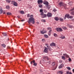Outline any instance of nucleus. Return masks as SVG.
I'll use <instances>...</instances> for the list:
<instances>
[{
	"mask_svg": "<svg viewBox=\"0 0 74 74\" xmlns=\"http://www.w3.org/2000/svg\"><path fill=\"white\" fill-rule=\"evenodd\" d=\"M66 68L69 70H71V68L70 67H66Z\"/></svg>",
	"mask_w": 74,
	"mask_h": 74,
	"instance_id": "obj_36",
	"label": "nucleus"
},
{
	"mask_svg": "<svg viewBox=\"0 0 74 74\" xmlns=\"http://www.w3.org/2000/svg\"><path fill=\"white\" fill-rule=\"evenodd\" d=\"M7 14L8 15H11V13L10 12H7Z\"/></svg>",
	"mask_w": 74,
	"mask_h": 74,
	"instance_id": "obj_26",
	"label": "nucleus"
},
{
	"mask_svg": "<svg viewBox=\"0 0 74 74\" xmlns=\"http://www.w3.org/2000/svg\"><path fill=\"white\" fill-rule=\"evenodd\" d=\"M45 45H46V46H47V45H48V44L46 43V44H45Z\"/></svg>",
	"mask_w": 74,
	"mask_h": 74,
	"instance_id": "obj_58",
	"label": "nucleus"
},
{
	"mask_svg": "<svg viewBox=\"0 0 74 74\" xmlns=\"http://www.w3.org/2000/svg\"><path fill=\"white\" fill-rule=\"evenodd\" d=\"M47 30H49L50 31L48 33V34L49 36H50V35L51 34V32H52V30H51V29H52L51 27H48L47 28Z\"/></svg>",
	"mask_w": 74,
	"mask_h": 74,
	"instance_id": "obj_2",
	"label": "nucleus"
},
{
	"mask_svg": "<svg viewBox=\"0 0 74 74\" xmlns=\"http://www.w3.org/2000/svg\"><path fill=\"white\" fill-rule=\"evenodd\" d=\"M44 4H45V5H46V6H47L49 4V3H48V2L47 1L45 2V3H44Z\"/></svg>",
	"mask_w": 74,
	"mask_h": 74,
	"instance_id": "obj_18",
	"label": "nucleus"
},
{
	"mask_svg": "<svg viewBox=\"0 0 74 74\" xmlns=\"http://www.w3.org/2000/svg\"><path fill=\"white\" fill-rule=\"evenodd\" d=\"M42 21L43 22H45V20L42 19Z\"/></svg>",
	"mask_w": 74,
	"mask_h": 74,
	"instance_id": "obj_44",
	"label": "nucleus"
},
{
	"mask_svg": "<svg viewBox=\"0 0 74 74\" xmlns=\"http://www.w3.org/2000/svg\"><path fill=\"white\" fill-rule=\"evenodd\" d=\"M63 72L62 71H60L58 73V74H63Z\"/></svg>",
	"mask_w": 74,
	"mask_h": 74,
	"instance_id": "obj_14",
	"label": "nucleus"
},
{
	"mask_svg": "<svg viewBox=\"0 0 74 74\" xmlns=\"http://www.w3.org/2000/svg\"><path fill=\"white\" fill-rule=\"evenodd\" d=\"M60 21H61V22H62V21H64V20L63 19L61 18H60L59 19Z\"/></svg>",
	"mask_w": 74,
	"mask_h": 74,
	"instance_id": "obj_23",
	"label": "nucleus"
},
{
	"mask_svg": "<svg viewBox=\"0 0 74 74\" xmlns=\"http://www.w3.org/2000/svg\"><path fill=\"white\" fill-rule=\"evenodd\" d=\"M52 14L50 13H48L47 15V16L48 17H51L52 16Z\"/></svg>",
	"mask_w": 74,
	"mask_h": 74,
	"instance_id": "obj_6",
	"label": "nucleus"
},
{
	"mask_svg": "<svg viewBox=\"0 0 74 74\" xmlns=\"http://www.w3.org/2000/svg\"><path fill=\"white\" fill-rule=\"evenodd\" d=\"M66 17H65V18H64V19H66Z\"/></svg>",
	"mask_w": 74,
	"mask_h": 74,
	"instance_id": "obj_60",
	"label": "nucleus"
},
{
	"mask_svg": "<svg viewBox=\"0 0 74 74\" xmlns=\"http://www.w3.org/2000/svg\"><path fill=\"white\" fill-rule=\"evenodd\" d=\"M33 65L35 66H36L37 65V63H36L35 62L34 63Z\"/></svg>",
	"mask_w": 74,
	"mask_h": 74,
	"instance_id": "obj_27",
	"label": "nucleus"
},
{
	"mask_svg": "<svg viewBox=\"0 0 74 74\" xmlns=\"http://www.w3.org/2000/svg\"><path fill=\"white\" fill-rule=\"evenodd\" d=\"M42 41H43V42H44V41H45V39H42Z\"/></svg>",
	"mask_w": 74,
	"mask_h": 74,
	"instance_id": "obj_50",
	"label": "nucleus"
},
{
	"mask_svg": "<svg viewBox=\"0 0 74 74\" xmlns=\"http://www.w3.org/2000/svg\"><path fill=\"white\" fill-rule=\"evenodd\" d=\"M65 17H66L67 18H69L70 15L69 14H66L65 16Z\"/></svg>",
	"mask_w": 74,
	"mask_h": 74,
	"instance_id": "obj_10",
	"label": "nucleus"
},
{
	"mask_svg": "<svg viewBox=\"0 0 74 74\" xmlns=\"http://www.w3.org/2000/svg\"><path fill=\"white\" fill-rule=\"evenodd\" d=\"M51 65L53 66H55V63L54 62H53L51 64Z\"/></svg>",
	"mask_w": 74,
	"mask_h": 74,
	"instance_id": "obj_32",
	"label": "nucleus"
},
{
	"mask_svg": "<svg viewBox=\"0 0 74 74\" xmlns=\"http://www.w3.org/2000/svg\"><path fill=\"white\" fill-rule=\"evenodd\" d=\"M71 15H74V12H72L71 13Z\"/></svg>",
	"mask_w": 74,
	"mask_h": 74,
	"instance_id": "obj_42",
	"label": "nucleus"
},
{
	"mask_svg": "<svg viewBox=\"0 0 74 74\" xmlns=\"http://www.w3.org/2000/svg\"><path fill=\"white\" fill-rule=\"evenodd\" d=\"M47 16V14H43L42 16L41 17L42 18H46Z\"/></svg>",
	"mask_w": 74,
	"mask_h": 74,
	"instance_id": "obj_7",
	"label": "nucleus"
},
{
	"mask_svg": "<svg viewBox=\"0 0 74 74\" xmlns=\"http://www.w3.org/2000/svg\"><path fill=\"white\" fill-rule=\"evenodd\" d=\"M6 7V8L8 10H9L10 9V6H7Z\"/></svg>",
	"mask_w": 74,
	"mask_h": 74,
	"instance_id": "obj_30",
	"label": "nucleus"
},
{
	"mask_svg": "<svg viewBox=\"0 0 74 74\" xmlns=\"http://www.w3.org/2000/svg\"><path fill=\"white\" fill-rule=\"evenodd\" d=\"M63 55L64 56H66V58H69V56L68 55H67L66 54H63Z\"/></svg>",
	"mask_w": 74,
	"mask_h": 74,
	"instance_id": "obj_17",
	"label": "nucleus"
},
{
	"mask_svg": "<svg viewBox=\"0 0 74 74\" xmlns=\"http://www.w3.org/2000/svg\"><path fill=\"white\" fill-rule=\"evenodd\" d=\"M73 73H74V69L73 70Z\"/></svg>",
	"mask_w": 74,
	"mask_h": 74,
	"instance_id": "obj_59",
	"label": "nucleus"
},
{
	"mask_svg": "<svg viewBox=\"0 0 74 74\" xmlns=\"http://www.w3.org/2000/svg\"><path fill=\"white\" fill-rule=\"evenodd\" d=\"M50 46H54V47H55V46H56V45H55V44L54 43H52L50 44Z\"/></svg>",
	"mask_w": 74,
	"mask_h": 74,
	"instance_id": "obj_8",
	"label": "nucleus"
},
{
	"mask_svg": "<svg viewBox=\"0 0 74 74\" xmlns=\"http://www.w3.org/2000/svg\"><path fill=\"white\" fill-rule=\"evenodd\" d=\"M17 17H18V18H20V16H17Z\"/></svg>",
	"mask_w": 74,
	"mask_h": 74,
	"instance_id": "obj_54",
	"label": "nucleus"
},
{
	"mask_svg": "<svg viewBox=\"0 0 74 74\" xmlns=\"http://www.w3.org/2000/svg\"><path fill=\"white\" fill-rule=\"evenodd\" d=\"M43 59H47V60H49V58L47 56H43Z\"/></svg>",
	"mask_w": 74,
	"mask_h": 74,
	"instance_id": "obj_9",
	"label": "nucleus"
},
{
	"mask_svg": "<svg viewBox=\"0 0 74 74\" xmlns=\"http://www.w3.org/2000/svg\"><path fill=\"white\" fill-rule=\"evenodd\" d=\"M30 59H32V60H33V58H30L29 59V61L30 62Z\"/></svg>",
	"mask_w": 74,
	"mask_h": 74,
	"instance_id": "obj_56",
	"label": "nucleus"
},
{
	"mask_svg": "<svg viewBox=\"0 0 74 74\" xmlns=\"http://www.w3.org/2000/svg\"><path fill=\"white\" fill-rule=\"evenodd\" d=\"M69 27L70 28H73V27L72 25H69Z\"/></svg>",
	"mask_w": 74,
	"mask_h": 74,
	"instance_id": "obj_39",
	"label": "nucleus"
},
{
	"mask_svg": "<svg viewBox=\"0 0 74 74\" xmlns=\"http://www.w3.org/2000/svg\"><path fill=\"white\" fill-rule=\"evenodd\" d=\"M40 12H43L42 11V10H40Z\"/></svg>",
	"mask_w": 74,
	"mask_h": 74,
	"instance_id": "obj_47",
	"label": "nucleus"
},
{
	"mask_svg": "<svg viewBox=\"0 0 74 74\" xmlns=\"http://www.w3.org/2000/svg\"><path fill=\"white\" fill-rule=\"evenodd\" d=\"M46 7H47V8H48V9H49V8H50V6L47 5V6H46Z\"/></svg>",
	"mask_w": 74,
	"mask_h": 74,
	"instance_id": "obj_33",
	"label": "nucleus"
},
{
	"mask_svg": "<svg viewBox=\"0 0 74 74\" xmlns=\"http://www.w3.org/2000/svg\"><path fill=\"white\" fill-rule=\"evenodd\" d=\"M69 18H70V19H72V18H73V16H69Z\"/></svg>",
	"mask_w": 74,
	"mask_h": 74,
	"instance_id": "obj_48",
	"label": "nucleus"
},
{
	"mask_svg": "<svg viewBox=\"0 0 74 74\" xmlns=\"http://www.w3.org/2000/svg\"><path fill=\"white\" fill-rule=\"evenodd\" d=\"M2 34L4 36H7V33H5L3 32L2 33Z\"/></svg>",
	"mask_w": 74,
	"mask_h": 74,
	"instance_id": "obj_15",
	"label": "nucleus"
},
{
	"mask_svg": "<svg viewBox=\"0 0 74 74\" xmlns=\"http://www.w3.org/2000/svg\"><path fill=\"white\" fill-rule=\"evenodd\" d=\"M1 45L3 47V48H5V45L4 44H2Z\"/></svg>",
	"mask_w": 74,
	"mask_h": 74,
	"instance_id": "obj_28",
	"label": "nucleus"
},
{
	"mask_svg": "<svg viewBox=\"0 0 74 74\" xmlns=\"http://www.w3.org/2000/svg\"><path fill=\"white\" fill-rule=\"evenodd\" d=\"M69 71H67L66 72V74H69Z\"/></svg>",
	"mask_w": 74,
	"mask_h": 74,
	"instance_id": "obj_53",
	"label": "nucleus"
},
{
	"mask_svg": "<svg viewBox=\"0 0 74 74\" xmlns=\"http://www.w3.org/2000/svg\"><path fill=\"white\" fill-rule=\"evenodd\" d=\"M44 37H46V38H48V36L47 35H45Z\"/></svg>",
	"mask_w": 74,
	"mask_h": 74,
	"instance_id": "obj_35",
	"label": "nucleus"
},
{
	"mask_svg": "<svg viewBox=\"0 0 74 74\" xmlns=\"http://www.w3.org/2000/svg\"><path fill=\"white\" fill-rule=\"evenodd\" d=\"M63 67V64H61L60 66H59L58 68L59 69H61V68H62Z\"/></svg>",
	"mask_w": 74,
	"mask_h": 74,
	"instance_id": "obj_11",
	"label": "nucleus"
},
{
	"mask_svg": "<svg viewBox=\"0 0 74 74\" xmlns=\"http://www.w3.org/2000/svg\"><path fill=\"white\" fill-rule=\"evenodd\" d=\"M45 33V32H43V31H41L40 32V33H41V34H44V33Z\"/></svg>",
	"mask_w": 74,
	"mask_h": 74,
	"instance_id": "obj_31",
	"label": "nucleus"
},
{
	"mask_svg": "<svg viewBox=\"0 0 74 74\" xmlns=\"http://www.w3.org/2000/svg\"><path fill=\"white\" fill-rule=\"evenodd\" d=\"M51 64V62L49 61V62H47V65L49 64Z\"/></svg>",
	"mask_w": 74,
	"mask_h": 74,
	"instance_id": "obj_34",
	"label": "nucleus"
},
{
	"mask_svg": "<svg viewBox=\"0 0 74 74\" xmlns=\"http://www.w3.org/2000/svg\"><path fill=\"white\" fill-rule=\"evenodd\" d=\"M56 67H57V66H56V67L55 69H53V70H56Z\"/></svg>",
	"mask_w": 74,
	"mask_h": 74,
	"instance_id": "obj_49",
	"label": "nucleus"
},
{
	"mask_svg": "<svg viewBox=\"0 0 74 74\" xmlns=\"http://www.w3.org/2000/svg\"><path fill=\"white\" fill-rule=\"evenodd\" d=\"M3 13V10H2V8L0 7V14H2Z\"/></svg>",
	"mask_w": 74,
	"mask_h": 74,
	"instance_id": "obj_16",
	"label": "nucleus"
},
{
	"mask_svg": "<svg viewBox=\"0 0 74 74\" xmlns=\"http://www.w3.org/2000/svg\"><path fill=\"white\" fill-rule=\"evenodd\" d=\"M47 47L48 48V49L49 51H51V48L50 46H47Z\"/></svg>",
	"mask_w": 74,
	"mask_h": 74,
	"instance_id": "obj_20",
	"label": "nucleus"
},
{
	"mask_svg": "<svg viewBox=\"0 0 74 74\" xmlns=\"http://www.w3.org/2000/svg\"><path fill=\"white\" fill-rule=\"evenodd\" d=\"M62 59H63V60H65L66 59L65 58V57L64 56H62Z\"/></svg>",
	"mask_w": 74,
	"mask_h": 74,
	"instance_id": "obj_29",
	"label": "nucleus"
},
{
	"mask_svg": "<svg viewBox=\"0 0 74 74\" xmlns=\"http://www.w3.org/2000/svg\"><path fill=\"white\" fill-rule=\"evenodd\" d=\"M36 61H35V60H33L31 62V64H32V63H34Z\"/></svg>",
	"mask_w": 74,
	"mask_h": 74,
	"instance_id": "obj_21",
	"label": "nucleus"
},
{
	"mask_svg": "<svg viewBox=\"0 0 74 74\" xmlns=\"http://www.w3.org/2000/svg\"><path fill=\"white\" fill-rule=\"evenodd\" d=\"M53 11L55 12L56 11V10L55 9H54V10H53Z\"/></svg>",
	"mask_w": 74,
	"mask_h": 74,
	"instance_id": "obj_51",
	"label": "nucleus"
},
{
	"mask_svg": "<svg viewBox=\"0 0 74 74\" xmlns=\"http://www.w3.org/2000/svg\"><path fill=\"white\" fill-rule=\"evenodd\" d=\"M59 5L61 7V6H63V3L62 2H60L59 3Z\"/></svg>",
	"mask_w": 74,
	"mask_h": 74,
	"instance_id": "obj_13",
	"label": "nucleus"
},
{
	"mask_svg": "<svg viewBox=\"0 0 74 74\" xmlns=\"http://www.w3.org/2000/svg\"><path fill=\"white\" fill-rule=\"evenodd\" d=\"M62 28L64 29V30H67V27H62Z\"/></svg>",
	"mask_w": 74,
	"mask_h": 74,
	"instance_id": "obj_19",
	"label": "nucleus"
},
{
	"mask_svg": "<svg viewBox=\"0 0 74 74\" xmlns=\"http://www.w3.org/2000/svg\"><path fill=\"white\" fill-rule=\"evenodd\" d=\"M73 41H74V39H73Z\"/></svg>",
	"mask_w": 74,
	"mask_h": 74,
	"instance_id": "obj_64",
	"label": "nucleus"
},
{
	"mask_svg": "<svg viewBox=\"0 0 74 74\" xmlns=\"http://www.w3.org/2000/svg\"><path fill=\"white\" fill-rule=\"evenodd\" d=\"M44 14V12H41L40 13V15L41 16L43 15Z\"/></svg>",
	"mask_w": 74,
	"mask_h": 74,
	"instance_id": "obj_40",
	"label": "nucleus"
},
{
	"mask_svg": "<svg viewBox=\"0 0 74 74\" xmlns=\"http://www.w3.org/2000/svg\"><path fill=\"white\" fill-rule=\"evenodd\" d=\"M15 6H17V3H16V2H15V3H14L13 4Z\"/></svg>",
	"mask_w": 74,
	"mask_h": 74,
	"instance_id": "obj_25",
	"label": "nucleus"
},
{
	"mask_svg": "<svg viewBox=\"0 0 74 74\" xmlns=\"http://www.w3.org/2000/svg\"><path fill=\"white\" fill-rule=\"evenodd\" d=\"M6 1L7 3H10L11 2V0H7Z\"/></svg>",
	"mask_w": 74,
	"mask_h": 74,
	"instance_id": "obj_38",
	"label": "nucleus"
},
{
	"mask_svg": "<svg viewBox=\"0 0 74 74\" xmlns=\"http://www.w3.org/2000/svg\"><path fill=\"white\" fill-rule=\"evenodd\" d=\"M15 1H12V4H14V3H15Z\"/></svg>",
	"mask_w": 74,
	"mask_h": 74,
	"instance_id": "obj_45",
	"label": "nucleus"
},
{
	"mask_svg": "<svg viewBox=\"0 0 74 74\" xmlns=\"http://www.w3.org/2000/svg\"><path fill=\"white\" fill-rule=\"evenodd\" d=\"M13 26H16V25H13Z\"/></svg>",
	"mask_w": 74,
	"mask_h": 74,
	"instance_id": "obj_63",
	"label": "nucleus"
},
{
	"mask_svg": "<svg viewBox=\"0 0 74 74\" xmlns=\"http://www.w3.org/2000/svg\"><path fill=\"white\" fill-rule=\"evenodd\" d=\"M54 36V37H58V35L56 34V33H54L53 34Z\"/></svg>",
	"mask_w": 74,
	"mask_h": 74,
	"instance_id": "obj_24",
	"label": "nucleus"
},
{
	"mask_svg": "<svg viewBox=\"0 0 74 74\" xmlns=\"http://www.w3.org/2000/svg\"><path fill=\"white\" fill-rule=\"evenodd\" d=\"M27 18H29V17H30V14H27Z\"/></svg>",
	"mask_w": 74,
	"mask_h": 74,
	"instance_id": "obj_43",
	"label": "nucleus"
},
{
	"mask_svg": "<svg viewBox=\"0 0 74 74\" xmlns=\"http://www.w3.org/2000/svg\"><path fill=\"white\" fill-rule=\"evenodd\" d=\"M12 25H11V26H10V28H12Z\"/></svg>",
	"mask_w": 74,
	"mask_h": 74,
	"instance_id": "obj_55",
	"label": "nucleus"
},
{
	"mask_svg": "<svg viewBox=\"0 0 74 74\" xmlns=\"http://www.w3.org/2000/svg\"><path fill=\"white\" fill-rule=\"evenodd\" d=\"M5 14V12H4V13H3V14Z\"/></svg>",
	"mask_w": 74,
	"mask_h": 74,
	"instance_id": "obj_62",
	"label": "nucleus"
},
{
	"mask_svg": "<svg viewBox=\"0 0 74 74\" xmlns=\"http://www.w3.org/2000/svg\"><path fill=\"white\" fill-rule=\"evenodd\" d=\"M56 30L58 32H62L63 29H62L60 28H57L56 29Z\"/></svg>",
	"mask_w": 74,
	"mask_h": 74,
	"instance_id": "obj_3",
	"label": "nucleus"
},
{
	"mask_svg": "<svg viewBox=\"0 0 74 74\" xmlns=\"http://www.w3.org/2000/svg\"><path fill=\"white\" fill-rule=\"evenodd\" d=\"M54 19H55V20L56 21H58L59 20V18H58V17H55Z\"/></svg>",
	"mask_w": 74,
	"mask_h": 74,
	"instance_id": "obj_12",
	"label": "nucleus"
},
{
	"mask_svg": "<svg viewBox=\"0 0 74 74\" xmlns=\"http://www.w3.org/2000/svg\"><path fill=\"white\" fill-rule=\"evenodd\" d=\"M69 74H72V73H71V72H69Z\"/></svg>",
	"mask_w": 74,
	"mask_h": 74,
	"instance_id": "obj_57",
	"label": "nucleus"
},
{
	"mask_svg": "<svg viewBox=\"0 0 74 74\" xmlns=\"http://www.w3.org/2000/svg\"><path fill=\"white\" fill-rule=\"evenodd\" d=\"M39 7H40V8H41V7H42V5L41 4H39Z\"/></svg>",
	"mask_w": 74,
	"mask_h": 74,
	"instance_id": "obj_37",
	"label": "nucleus"
},
{
	"mask_svg": "<svg viewBox=\"0 0 74 74\" xmlns=\"http://www.w3.org/2000/svg\"><path fill=\"white\" fill-rule=\"evenodd\" d=\"M30 17L29 19V20L28 21V23L30 24L31 22L32 24H34L35 23V21H34V19L33 18V15H31L30 16Z\"/></svg>",
	"mask_w": 74,
	"mask_h": 74,
	"instance_id": "obj_1",
	"label": "nucleus"
},
{
	"mask_svg": "<svg viewBox=\"0 0 74 74\" xmlns=\"http://www.w3.org/2000/svg\"><path fill=\"white\" fill-rule=\"evenodd\" d=\"M44 52L46 53L48 52V49H47L46 47H45V49L44 50Z\"/></svg>",
	"mask_w": 74,
	"mask_h": 74,
	"instance_id": "obj_5",
	"label": "nucleus"
},
{
	"mask_svg": "<svg viewBox=\"0 0 74 74\" xmlns=\"http://www.w3.org/2000/svg\"><path fill=\"white\" fill-rule=\"evenodd\" d=\"M21 21H22V22H23V21H24L23 20H21Z\"/></svg>",
	"mask_w": 74,
	"mask_h": 74,
	"instance_id": "obj_61",
	"label": "nucleus"
},
{
	"mask_svg": "<svg viewBox=\"0 0 74 74\" xmlns=\"http://www.w3.org/2000/svg\"><path fill=\"white\" fill-rule=\"evenodd\" d=\"M60 38L62 39H64V38H65V37L64 36H63V37H60Z\"/></svg>",
	"mask_w": 74,
	"mask_h": 74,
	"instance_id": "obj_41",
	"label": "nucleus"
},
{
	"mask_svg": "<svg viewBox=\"0 0 74 74\" xmlns=\"http://www.w3.org/2000/svg\"><path fill=\"white\" fill-rule=\"evenodd\" d=\"M42 2H43V1H42V0H38V4H42Z\"/></svg>",
	"mask_w": 74,
	"mask_h": 74,
	"instance_id": "obj_4",
	"label": "nucleus"
},
{
	"mask_svg": "<svg viewBox=\"0 0 74 74\" xmlns=\"http://www.w3.org/2000/svg\"><path fill=\"white\" fill-rule=\"evenodd\" d=\"M8 49H10V48H11V47H10L8 46Z\"/></svg>",
	"mask_w": 74,
	"mask_h": 74,
	"instance_id": "obj_52",
	"label": "nucleus"
},
{
	"mask_svg": "<svg viewBox=\"0 0 74 74\" xmlns=\"http://www.w3.org/2000/svg\"><path fill=\"white\" fill-rule=\"evenodd\" d=\"M69 62H71V59L70 58H69Z\"/></svg>",
	"mask_w": 74,
	"mask_h": 74,
	"instance_id": "obj_46",
	"label": "nucleus"
},
{
	"mask_svg": "<svg viewBox=\"0 0 74 74\" xmlns=\"http://www.w3.org/2000/svg\"><path fill=\"white\" fill-rule=\"evenodd\" d=\"M20 12L21 14H23L25 13V12H24V11H23V10L20 11Z\"/></svg>",
	"mask_w": 74,
	"mask_h": 74,
	"instance_id": "obj_22",
	"label": "nucleus"
}]
</instances>
